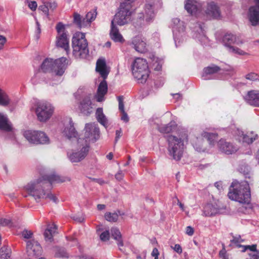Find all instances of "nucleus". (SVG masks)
<instances>
[{
	"mask_svg": "<svg viewBox=\"0 0 259 259\" xmlns=\"http://www.w3.org/2000/svg\"><path fill=\"white\" fill-rule=\"evenodd\" d=\"M39 177L36 180L27 183L24 189L29 196L35 200L47 198L49 196L47 188L49 186V175L47 168L41 166L39 168Z\"/></svg>",
	"mask_w": 259,
	"mask_h": 259,
	"instance_id": "obj_1",
	"label": "nucleus"
},
{
	"mask_svg": "<svg viewBox=\"0 0 259 259\" xmlns=\"http://www.w3.org/2000/svg\"><path fill=\"white\" fill-rule=\"evenodd\" d=\"M228 195L231 200L241 203L249 204L251 195L248 183L246 181L239 182L237 180L233 181Z\"/></svg>",
	"mask_w": 259,
	"mask_h": 259,
	"instance_id": "obj_2",
	"label": "nucleus"
},
{
	"mask_svg": "<svg viewBox=\"0 0 259 259\" xmlns=\"http://www.w3.org/2000/svg\"><path fill=\"white\" fill-rule=\"evenodd\" d=\"M168 152L169 156L176 161H179L183 156L187 144V137L184 135H169L167 138Z\"/></svg>",
	"mask_w": 259,
	"mask_h": 259,
	"instance_id": "obj_3",
	"label": "nucleus"
},
{
	"mask_svg": "<svg viewBox=\"0 0 259 259\" xmlns=\"http://www.w3.org/2000/svg\"><path fill=\"white\" fill-rule=\"evenodd\" d=\"M72 46L73 55L75 58H84L88 55V42L84 33H75L72 37Z\"/></svg>",
	"mask_w": 259,
	"mask_h": 259,
	"instance_id": "obj_4",
	"label": "nucleus"
},
{
	"mask_svg": "<svg viewBox=\"0 0 259 259\" xmlns=\"http://www.w3.org/2000/svg\"><path fill=\"white\" fill-rule=\"evenodd\" d=\"M67 64L68 60L65 57L55 60L50 59V75L52 79L57 82L60 81Z\"/></svg>",
	"mask_w": 259,
	"mask_h": 259,
	"instance_id": "obj_5",
	"label": "nucleus"
},
{
	"mask_svg": "<svg viewBox=\"0 0 259 259\" xmlns=\"http://www.w3.org/2000/svg\"><path fill=\"white\" fill-rule=\"evenodd\" d=\"M132 72L134 77L140 82H145L149 75L146 60L140 58L135 59L132 66Z\"/></svg>",
	"mask_w": 259,
	"mask_h": 259,
	"instance_id": "obj_6",
	"label": "nucleus"
},
{
	"mask_svg": "<svg viewBox=\"0 0 259 259\" xmlns=\"http://www.w3.org/2000/svg\"><path fill=\"white\" fill-rule=\"evenodd\" d=\"M132 5L127 2H123L120 4L118 12L115 15L114 18L112 20L114 24L122 26L124 25L131 21L132 14Z\"/></svg>",
	"mask_w": 259,
	"mask_h": 259,
	"instance_id": "obj_7",
	"label": "nucleus"
},
{
	"mask_svg": "<svg viewBox=\"0 0 259 259\" xmlns=\"http://www.w3.org/2000/svg\"><path fill=\"white\" fill-rule=\"evenodd\" d=\"M84 138H79L78 143H85L89 146V143L96 142L100 137V130L98 124L95 122L88 123L85 125L84 130Z\"/></svg>",
	"mask_w": 259,
	"mask_h": 259,
	"instance_id": "obj_8",
	"label": "nucleus"
},
{
	"mask_svg": "<svg viewBox=\"0 0 259 259\" xmlns=\"http://www.w3.org/2000/svg\"><path fill=\"white\" fill-rule=\"evenodd\" d=\"M56 29L58 33L56 45L57 47L63 49L68 55L69 52V41L66 32L65 25L62 22H59L56 26Z\"/></svg>",
	"mask_w": 259,
	"mask_h": 259,
	"instance_id": "obj_9",
	"label": "nucleus"
},
{
	"mask_svg": "<svg viewBox=\"0 0 259 259\" xmlns=\"http://www.w3.org/2000/svg\"><path fill=\"white\" fill-rule=\"evenodd\" d=\"M24 136L29 143L36 145L45 144L48 141V136L42 131H27Z\"/></svg>",
	"mask_w": 259,
	"mask_h": 259,
	"instance_id": "obj_10",
	"label": "nucleus"
},
{
	"mask_svg": "<svg viewBox=\"0 0 259 259\" xmlns=\"http://www.w3.org/2000/svg\"><path fill=\"white\" fill-rule=\"evenodd\" d=\"M172 28L174 40L177 46L178 44L182 42L185 38V26L183 21L176 18L172 20Z\"/></svg>",
	"mask_w": 259,
	"mask_h": 259,
	"instance_id": "obj_11",
	"label": "nucleus"
},
{
	"mask_svg": "<svg viewBox=\"0 0 259 259\" xmlns=\"http://www.w3.org/2000/svg\"><path fill=\"white\" fill-rule=\"evenodd\" d=\"M26 252L27 259H36L41 256L42 249L37 241L31 239L26 241Z\"/></svg>",
	"mask_w": 259,
	"mask_h": 259,
	"instance_id": "obj_12",
	"label": "nucleus"
},
{
	"mask_svg": "<svg viewBox=\"0 0 259 259\" xmlns=\"http://www.w3.org/2000/svg\"><path fill=\"white\" fill-rule=\"evenodd\" d=\"M77 144L80 149L79 151L67 153V156L71 162L80 161L85 158L89 152V146L85 142L80 143L77 142Z\"/></svg>",
	"mask_w": 259,
	"mask_h": 259,
	"instance_id": "obj_13",
	"label": "nucleus"
},
{
	"mask_svg": "<svg viewBox=\"0 0 259 259\" xmlns=\"http://www.w3.org/2000/svg\"><path fill=\"white\" fill-rule=\"evenodd\" d=\"M223 41L230 53L241 56L247 55V53L244 51L232 46V44L236 42V37L234 35L232 34H225L223 37Z\"/></svg>",
	"mask_w": 259,
	"mask_h": 259,
	"instance_id": "obj_14",
	"label": "nucleus"
},
{
	"mask_svg": "<svg viewBox=\"0 0 259 259\" xmlns=\"http://www.w3.org/2000/svg\"><path fill=\"white\" fill-rule=\"evenodd\" d=\"M49 71V59L46 58L42 63L38 73L31 79L33 84H37L45 82L47 83L46 80L48 77V72Z\"/></svg>",
	"mask_w": 259,
	"mask_h": 259,
	"instance_id": "obj_15",
	"label": "nucleus"
},
{
	"mask_svg": "<svg viewBox=\"0 0 259 259\" xmlns=\"http://www.w3.org/2000/svg\"><path fill=\"white\" fill-rule=\"evenodd\" d=\"M63 135L68 139L76 138L77 136V132L76 131L74 123L70 118H67L64 121V127L62 129Z\"/></svg>",
	"mask_w": 259,
	"mask_h": 259,
	"instance_id": "obj_16",
	"label": "nucleus"
},
{
	"mask_svg": "<svg viewBox=\"0 0 259 259\" xmlns=\"http://www.w3.org/2000/svg\"><path fill=\"white\" fill-rule=\"evenodd\" d=\"M35 113L38 120L40 122H46L49 119V109L47 101H40L37 103Z\"/></svg>",
	"mask_w": 259,
	"mask_h": 259,
	"instance_id": "obj_17",
	"label": "nucleus"
},
{
	"mask_svg": "<svg viewBox=\"0 0 259 259\" xmlns=\"http://www.w3.org/2000/svg\"><path fill=\"white\" fill-rule=\"evenodd\" d=\"M218 147L221 152L228 155L235 153L239 149L237 146L224 139H221L218 142Z\"/></svg>",
	"mask_w": 259,
	"mask_h": 259,
	"instance_id": "obj_18",
	"label": "nucleus"
},
{
	"mask_svg": "<svg viewBox=\"0 0 259 259\" xmlns=\"http://www.w3.org/2000/svg\"><path fill=\"white\" fill-rule=\"evenodd\" d=\"M159 4V1L156 0L155 2L149 1L145 5V14L143 15V18L147 22H150L155 17V9L157 5Z\"/></svg>",
	"mask_w": 259,
	"mask_h": 259,
	"instance_id": "obj_19",
	"label": "nucleus"
},
{
	"mask_svg": "<svg viewBox=\"0 0 259 259\" xmlns=\"http://www.w3.org/2000/svg\"><path fill=\"white\" fill-rule=\"evenodd\" d=\"M247 18L252 26L259 25V6L254 5L249 8Z\"/></svg>",
	"mask_w": 259,
	"mask_h": 259,
	"instance_id": "obj_20",
	"label": "nucleus"
},
{
	"mask_svg": "<svg viewBox=\"0 0 259 259\" xmlns=\"http://www.w3.org/2000/svg\"><path fill=\"white\" fill-rule=\"evenodd\" d=\"M91 97L92 94H89L85 95L80 102L79 108L84 114L88 115L92 112L93 107L91 101Z\"/></svg>",
	"mask_w": 259,
	"mask_h": 259,
	"instance_id": "obj_21",
	"label": "nucleus"
},
{
	"mask_svg": "<svg viewBox=\"0 0 259 259\" xmlns=\"http://www.w3.org/2000/svg\"><path fill=\"white\" fill-rule=\"evenodd\" d=\"M244 98L245 101L250 105L259 107V91L252 90L249 91Z\"/></svg>",
	"mask_w": 259,
	"mask_h": 259,
	"instance_id": "obj_22",
	"label": "nucleus"
},
{
	"mask_svg": "<svg viewBox=\"0 0 259 259\" xmlns=\"http://www.w3.org/2000/svg\"><path fill=\"white\" fill-rule=\"evenodd\" d=\"M131 45L138 52L144 53L146 51L145 40L140 36H137L133 38Z\"/></svg>",
	"mask_w": 259,
	"mask_h": 259,
	"instance_id": "obj_23",
	"label": "nucleus"
},
{
	"mask_svg": "<svg viewBox=\"0 0 259 259\" xmlns=\"http://www.w3.org/2000/svg\"><path fill=\"white\" fill-rule=\"evenodd\" d=\"M201 4L193 0H187L185 8L191 15H196L201 11Z\"/></svg>",
	"mask_w": 259,
	"mask_h": 259,
	"instance_id": "obj_24",
	"label": "nucleus"
},
{
	"mask_svg": "<svg viewBox=\"0 0 259 259\" xmlns=\"http://www.w3.org/2000/svg\"><path fill=\"white\" fill-rule=\"evenodd\" d=\"M96 70L98 72L101 76L105 79L109 72V70L106 65V61L104 59H99L96 63Z\"/></svg>",
	"mask_w": 259,
	"mask_h": 259,
	"instance_id": "obj_25",
	"label": "nucleus"
},
{
	"mask_svg": "<svg viewBox=\"0 0 259 259\" xmlns=\"http://www.w3.org/2000/svg\"><path fill=\"white\" fill-rule=\"evenodd\" d=\"M69 181H70V179L69 177L60 176L54 171L50 173V185H52Z\"/></svg>",
	"mask_w": 259,
	"mask_h": 259,
	"instance_id": "obj_26",
	"label": "nucleus"
},
{
	"mask_svg": "<svg viewBox=\"0 0 259 259\" xmlns=\"http://www.w3.org/2000/svg\"><path fill=\"white\" fill-rule=\"evenodd\" d=\"M107 83L105 79L102 81L98 89L97 95L95 98L98 102H102L104 100V96L107 92Z\"/></svg>",
	"mask_w": 259,
	"mask_h": 259,
	"instance_id": "obj_27",
	"label": "nucleus"
},
{
	"mask_svg": "<svg viewBox=\"0 0 259 259\" xmlns=\"http://www.w3.org/2000/svg\"><path fill=\"white\" fill-rule=\"evenodd\" d=\"M110 37L112 40L116 42H122L124 39L121 34L119 33L117 27L111 22V29L110 32Z\"/></svg>",
	"mask_w": 259,
	"mask_h": 259,
	"instance_id": "obj_28",
	"label": "nucleus"
},
{
	"mask_svg": "<svg viewBox=\"0 0 259 259\" xmlns=\"http://www.w3.org/2000/svg\"><path fill=\"white\" fill-rule=\"evenodd\" d=\"M176 123L175 121H170L167 124H157V128L159 132L162 134H167L174 131L176 128Z\"/></svg>",
	"mask_w": 259,
	"mask_h": 259,
	"instance_id": "obj_29",
	"label": "nucleus"
},
{
	"mask_svg": "<svg viewBox=\"0 0 259 259\" xmlns=\"http://www.w3.org/2000/svg\"><path fill=\"white\" fill-rule=\"evenodd\" d=\"M238 137L239 141H242L243 143L249 144L252 143L253 141L255 140L257 135H254L252 133L249 134V135L244 134L242 131H238Z\"/></svg>",
	"mask_w": 259,
	"mask_h": 259,
	"instance_id": "obj_30",
	"label": "nucleus"
},
{
	"mask_svg": "<svg viewBox=\"0 0 259 259\" xmlns=\"http://www.w3.org/2000/svg\"><path fill=\"white\" fill-rule=\"evenodd\" d=\"M206 13L214 18H218L220 16L219 7L213 2L208 4Z\"/></svg>",
	"mask_w": 259,
	"mask_h": 259,
	"instance_id": "obj_31",
	"label": "nucleus"
},
{
	"mask_svg": "<svg viewBox=\"0 0 259 259\" xmlns=\"http://www.w3.org/2000/svg\"><path fill=\"white\" fill-rule=\"evenodd\" d=\"M110 233L112 238L117 241V244L119 247V249L122 250L120 247L123 246V243L121 239V234L119 230L116 227H113L111 229Z\"/></svg>",
	"mask_w": 259,
	"mask_h": 259,
	"instance_id": "obj_32",
	"label": "nucleus"
},
{
	"mask_svg": "<svg viewBox=\"0 0 259 259\" xmlns=\"http://www.w3.org/2000/svg\"><path fill=\"white\" fill-rule=\"evenodd\" d=\"M220 70L221 68L220 67L212 64L204 68L202 76L204 77V79H209V78L207 77L208 75L215 74Z\"/></svg>",
	"mask_w": 259,
	"mask_h": 259,
	"instance_id": "obj_33",
	"label": "nucleus"
},
{
	"mask_svg": "<svg viewBox=\"0 0 259 259\" xmlns=\"http://www.w3.org/2000/svg\"><path fill=\"white\" fill-rule=\"evenodd\" d=\"M218 212V208L211 204H207L204 207L203 214L205 217H210Z\"/></svg>",
	"mask_w": 259,
	"mask_h": 259,
	"instance_id": "obj_34",
	"label": "nucleus"
},
{
	"mask_svg": "<svg viewBox=\"0 0 259 259\" xmlns=\"http://www.w3.org/2000/svg\"><path fill=\"white\" fill-rule=\"evenodd\" d=\"M96 116L98 122H99L104 126L107 127L108 121L106 116L103 113V109L101 108H98L96 110Z\"/></svg>",
	"mask_w": 259,
	"mask_h": 259,
	"instance_id": "obj_35",
	"label": "nucleus"
},
{
	"mask_svg": "<svg viewBox=\"0 0 259 259\" xmlns=\"http://www.w3.org/2000/svg\"><path fill=\"white\" fill-rule=\"evenodd\" d=\"M119 215H121V214L119 213V211H118V212L116 211L113 212H106L105 213L104 218L107 221L114 223L117 221Z\"/></svg>",
	"mask_w": 259,
	"mask_h": 259,
	"instance_id": "obj_36",
	"label": "nucleus"
},
{
	"mask_svg": "<svg viewBox=\"0 0 259 259\" xmlns=\"http://www.w3.org/2000/svg\"><path fill=\"white\" fill-rule=\"evenodd\" d=\"M11 100L7 94L3 90L0 89V105L6 107L8 106Z\"/></svg>",
	"mask_w": 259,
	"mask_h": 259,
	"instance_id": "obj_37",
	"label": "nucleus"
},
{
	"mask_svg": "<svg viewBox=\"0 0 259 259\" xmlns=\"http://www.w3.org/2000/svg\"><path fill=\"white\" fill-rule=\"evenodd\" d=\"M0 129L6 131H10L12 127L7 122V118L0 113Z\"/></svg>",
	"mask_w": 259,
	"mask_h": 259,
	"instance_id": "obj_38",
	"label": "nucleus"
},
{
	"mask_svg": "<svg viewBox=\"0 0 259 259\" xmlns=\"http://www.w3.org/2000/svg\"><path fill=\"white\" fill-rule=\"evenodd\" d=\"M11 249L7 246H4L0 249V257L1 259H9L11 255Z\"/></svg>",
	"mask_w": 259,
	"mask_h": 259,
	"instance_id": "obj_39",
	"label": "nucleus"
},
{
	"mask_svg": "<svg viewBox=\"0 0 259 259\" xmlns=\"http://www.w3.org/2000/svg\"><path fill=\"white\" fill-rule=\"evenodd\" d=\"M193 146L195 149L198 152H204L206 148L203 145V140L201 138H197L193 142Z\"/></svg>",
	"mask_w": 259,
	"mask_h": 259,
	"instance_id": "obj_40",
	"label": "nucleus"
},
{
	"mask_svg": "<svg viewBox=\"0 0 259 259\" xmlns=\"http://www.w3.org/2000/svg\"><path fill=\"white\" fill-rule=\"evenodd\" d=\"M58 234V226L53 223L50 224V242L54 241L56 239L54 238L57 236Z\"/></svg>",
	"mask_w": 259,
	"mask_h": 259,
	"instance_id": "obj_41",
	"label": "nucleus"
},
{
	"mask_svg": "<svg viewBox=\"0 0 259 259\" xmlns=\"http://www.w3.org/2000/svg\"><path fill=\"white\" fill-rule=\"evenodd\" d=\"M74 22L79 27H85L86 26L85 20L84 18L77 14L74 13Z\"/></svg>",
	"mask_w": 259,
	"mask_h": 259,
	"instance_id": "obj_42",
	"label": "nucleus"
},
{
	"mask_svg": "<svg viewBox=\"0 0 259 259\" xmlns=\"http://www.w3.org/2000/svg\"><path fill=\"white\" fill-rule=\"evenodd\" d=\"M97 14L96 10L90 11L87 14L85 17L84 18L86 26L95 19Z\"/></svg>",
	"mask_w": 259,
	"mask_h": 259,
	"instance_id": "obj_43",
	"label": "nucleus"
},
{
	"mask_svg": "<svg viewBox=\"0 0 259 259\" xmlns=\"http://www.w3.org/2000/svg\"><path fill=\"white\" fill-rule=\"evenodd\" d=\"M202 136L207 139L210 144H213L214 141L217 139L218 135L215 133L204 132L202 134Z\"/></svg>",
	"mask_w": 259,
	"mask_h": 259,
	"instance_id": "obj_44",
	"label": "nucleus"
},
{
	"mask_svg": "<svg viewBox=\"0 0 259 259\" xmlns=\"http://www.w3.org/2000/svg\"><path fill=\"white\" fill-rule=\"evenodd\" d=\"M57 257H68V254L64 248H57L55 252Z\"/></svg>",
	"mask_w": 259,
	"mask_h": 259,
	"instance_id": "obj_45",
	"label": "nucleus"
},
{
	"mask_svg": "<svg viewBox=\"0 0 259 259\" xmlns=\"http://www.w3.org/2000/svg\"><path fill=\"white\" fill-rule=\"evenodd\" d=\"M243 241L240 235H236L233 236V239L231 240V242L238 247H242L243 245H240V243L243 242Z\"/></svg>",
	"mask_w": 259,
	"mask_h": 259,
	"instance_id": "obj_46",
	"label": "nucleus"
},
{
	"mask_svg": "<svg viewBox=\"0 0 259 259\" xmlns=\"http://www.w3.org/2000/svg\"><path fill=\"white\" fill-rule=\"evenodd\" d=\"M38 10L43 12L47 16H49L48 3L46 2L40 5L38 7Z\"/></svg>",
	"mask_w": 259,
	"mask_h": 259,
	"instance_id": "obj_47",
	"label": "nucleus"
},
{
	"mask_svg": "<svg viewBox=\"0 0 259 259\" xmlns=\"http://www.w3.org/2000/svg\"><path fill=\"white\" fill-rule=\"evenodd\" d=\"M28 4V7L32 11H35L37 7V4L36 2L34 1H29L26 0Z\"/></svg>",
	"mask_w": 259,
	"mask_h": 259,
	"instance_id": "obj_48",
	"label": "nucleus"
},
{
	"mask_svg": "<svg viewBox=\"0 0 259 259\" xmlns=\"http://www.w3.org/2000/svg\"><path fill=\"white\" fill-rule=\"evenodd\" d=\"M246 79L254 81L258 79V75L254 72H251L246 74L245 76Z\"/></svg>",
	"mask_w": 259,
	"mask_h": 259,
	"instance_id": "obj_49",
	"label": "nucleus"
},
{
	"mask_svg": "<svg viewBox=\"0 0 259 259\" xmlns=\"http://www.w3.org/2000/svg\"><path fill=\"white\" fill-rule=\"evenodd\" d=\"M257 245L256 244H253L251 245H243L242 246V252H245L247 250H249L251 252H253L256 250Z\"/></svg>",
	"mask_w": 259,
	"mask_h": 259,
	"instance_id": "obj_50",
	"label": "nucleus"
},
{
	"mask_svg": "<svg viewBox=\"0 0 259 259\" xmlns=\"http://www.w3.org/2000/svg\"><path fill=\"white\" fill-rule=\"evenodd\" d=\"M110 237V233L109 231L108 230H106L105 231H104L102 232L100 236V239L102 241H106L109 240Z\"/></svg>",
	"mask_w": 259,
	"mask_h": 259,
	"instance_id": "obj_51",
	"label": "nucleus"
},
{
	"mask_svg": "<svg viewBox=\"0 0 259 259\" xmlns=\"http://www.w3.org/2000/svg\"><path fill=\"white\" fill-rule=\"evenodd\" d=\"M36 28L35 32L34 37L36 40H38L40 36L39 35L41 33L40 25L39 22L36 20Z\"/></svg>",
	"mask_w": 259,
	"mask_h": 259,
	"instance_id": "obj_52",
	"label": "nucleus"
},
{
	"mask_svg": "<svg viewBox=\"0 0 259 259\" xmlns=\"http://www.w3.org/2000/svg\"><path fill=\"white\" fill-rule=\"evenodd\" d=\"M250 257V259H259V250H255L253 252H250L248 253Z\"/></svg>",
	"mask_w": 259,
	"mask_h": 259,
	"instance_id": "obj_53",
	"label": "nucleus"
},
{
	"mask_svg": "<svg viewBox=\"0 0 259 259\" xmlns=\"http://www.w3.org/2000/svg\"><path fill=\"white\" fill-rule=\"evenodd\" d=\"M33 235L32 232L30 230H24L22 232V236L26 239H30Z\"/></svg>",
	"mask_w": 259,
	"mask_h": 259,
	"instance_id": "obj_54",
	"label": "nucleus"
},
{
	"mask_svg": "<svg viewBox=\"0 0 259 259\" xmlns=\"http://www.w3.org/2000/svg\"><path fill=\"white\" fill-rule=\"evenodd\" d=\"M118 101L119 103V110L121 112L125 111L124 109L123 98L122 96L118 97Z\"/></svg>",
	"mask_w": 259,
	"mask_h": 259,
	"instance_id": "obj_55",
	"label": "nucleus"
},
{
	"mask_svg": "<svg viewBox=\"0 0 259 259\" xmlns=\"http://www.w3.org/2000/svg\"><path fill=\"white\" fill-rule=\"evenodd\" d=\"M11 223L10 220L0 218V225L6 226L9 225Z\"/></svg>",
	"mask_w": 259,
	"mask_h": 259,
	"instance_id": "obj_56",
	"label": "nucleus"
},
{
	"mask_svg": "<svg viewBox=\"0 0 259 259\" xmlns=\"http://www.w3.org/2000/svg\"><path fill=\"white\" fill-rule=\"evenodd\" d=\"M219 255L222 259H228V256L227 255L226 250L224 247H223V249L220 251Z\"/></svg>",
	"mask_w": 259,
	"mask_h": 259,
	"instance_id": "obj_57",
	"label": "nucleus"
},
{
	"mask_svg": "<svg viewBox=\"0 0 259 259\" xmlns=\"http://www.w3.org/2000/svg\"><path fill=\"white\" fill-rule=\"evenodd\" d=\"M124 173L123 171L121 170H119L117 173H116L115 175V178L117 181H121L122 180L123 177H124Z\"/></svg>",
	"mask_w": 259,
	"mask_h": 259,
	"instance_id": "obj_58",
	"label": "nucleus"
},
{
	"mask_svg": "<svg viewBox=\"0 0 259 259\" xmlns=\"http://www.w3.org/2000/svg\"><path fill=\"white\" fill-rule=\"evenodd\" d=\"M57 6L58 3L56 0L50 1V10L53 11L57 8Z\"/></svg>",
	"mask_w": 259,
	"mask_h": 259,
	"instance_id": "obj_59",
	"label": "nucleus"
},
{
	"mask_svg": "<svg viewBox=\"0 0 259 259\" xmlns=\"http://www.w3.org/2000/svg\"><path fill=\"white\" fill-rule=\"evenodd\" d=\"M121 112L122 113L121 119L125 122H128L129 118H128L127 113L125 111H123V112Z\"/></svg>",
	"mask_w": 259,
	"mask_h": 259,
	"instance_id": "obj_60",
	"label": "nucleus"
},
{
	"mask_svg": "<svg viewBox=\"0 0 259 259\" xmlns=\"http://www.w3.org/2000/svg\"><path fill=\"white\" fill-rule=\"evenodd\" d=\"M173 249L174 250L177 252V253L180 254L182 252V248L180 245L177 244L175 245V246L173 247Z\"/></svg>",
	"mask_w": 259,
	"mask_h": 259,
	"instance_id": "obj_61",
	"label": "nucleus"
},
{
	"mask_svg": "<svg viewBox=\"0 0 259 259\" xmlns=\"http://www.w3.org/2000/svg\"><path fill=\"white\" fill-rule=\"evenodd\" d=\"M186 232L188 235L192 236L194 234V230L191 227L188 226L186 228Z\"/></svg>",
	"mask_w": 259,
	"mask_h": 259,
	"instance_id": "obj_62",
	"label": "nucleus"
},
{
	"mask_svg": "<svg viewBox=\"0 0 259 259\" xmlns=\"http://www.w3.org/2000/svg\"><path fill=\"white\" fill-rule=\"evenodd\" d=\"M50 200L52 201L55 203H57L59 201L57 197L55 196L54 195L50 193Z\"/></svg>",
	"mask_w": 259,
	"mask_h": 259,
	"instance_id": "obj_63",
	"label": "nucleus"
},
{
	"mask_svg": "<svg viewBox=\"0 0 259 259\" xmlns=\"http://www.w3.org/2000/svg\"><path fill=\"white\" fill-rule=\"evenodd\" d=\"M73 220L77 222L82 223L84 221V219L82 216H74Z\"/></svg>",
	"mask_w": 259,
	"mask_h": 259,
	"instance_id": "obj_64",
	"label": "nucleus"
}]
</instances>
